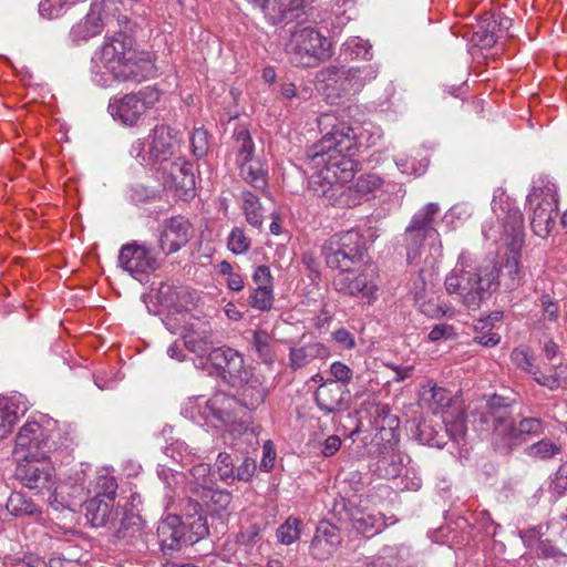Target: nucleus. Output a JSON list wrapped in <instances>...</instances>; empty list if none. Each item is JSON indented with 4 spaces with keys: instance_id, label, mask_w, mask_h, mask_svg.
Segmentation results:
<instances>
[{
    "instance_id": "1",
    "label": "nucleus",
    "mask_w": 567,
    "mask_h": 567,
    "mask_svg": "<svg viewBox=\"0 0 567 567\" xmlns=\"http://www.w3.org/2000/svg\"><path fill=\"white\" fill-rule=\"evenodd\" d=\"M357 151L354 130L347 123H338L307 153V157L315 167L329 169V174L336 175L333 178L344 186L352 181L358 168L353 158Z\"/></svg>"
},
{
    "instance_id": "2",
    "label": "nucleus",
    "mask_w": 567,
    "mask_h": 567,
    "mask_svg": "<svg viewBox=\"0 0 567 567\" xmlns=\"http://www.w3.org/2000/svg\"><path fill=\"white\" fill-rule=\"evenodd\" d=\"M499 270L492 260L472 266L460 258L456 267L445 278L449 295L468 310H478L498 287Z\"/></svg>"
},
{
    "instance_id": "3",
    "label": "nucleus",
    "mask_w": 567,
    "mask_h": 567,
    "mask_svg": "<svg viewBox=\"0 0 567 567\" xmlns=\"http://www.w3.org/2000/svg\"><path fill=\"white\" fill-rule=\"evenodd\" d=\"M482 422L493 424L495 449L502 453L512 451V442L525 436H538L545 432L544 422L537 417H523L518 424L512 416L511 404L501 395H493L486 403Z\"/></svg>"
},
{
    "instance_id": "4",
    "label": "nucleus",
    "mask_w": 567,
    "mask_h": 567,
    "mask_svg": "<svg viewBox=\"0 0 567 567\" xmlns=\"http://www.w3.org/2000/svg\"><path fill=\"white\" fill-rule=\"evenodd\" d=\"M200 511V504L189 499L183 517L169 515L158 525L157 537L164 555L173 556L208 535L207 522Z\"/></svg>"
},
{
    "instance_id": "5",
    "label": "nucleus",
    "mask_w": 567,
    "mask_h": 567,
    "mask_svg": "<svg viewBox=\"0 0 567 567\" xmlns=\"http://www.w3.org/2000/svg\"><path fill=\"white\" fill-rule=\"evenodd\" d=\"M285 51L293 65L303 68H313L333 54L331 41L309 25H295L290 30Z\"/></svg>"
},
{
    "instance_id": "6",
    "label": "nucleus",
    "mask_w": 567,
    "mask_h": 567,
    "mask_svg": "<svg viewBox=\"0 0 567 567\" xmlns=\"http://www.w3.org/2000/svg\"><path fill=\"white\" fill-rule=\"evenodd\" d=\"M377 78L370 64L362 66L329 65L317 73V82L322 93L331 100L353 95Z\"/></svg>"
},
{
    "instance_id": "7",
    "label": "nucleus",
    "mask_w": 567,
    "mask_h": 567,
    "mask_svg": "<svg viewBox=\"0 0 567 567\" xmlns=\"http://www.w3.org/2000/svg\"><path fill=\"white\" fill-rule=\"evenodd\" d=\"M439 213L440 206L429 203L413 215L405 229L409 265L415 259H422L427 252H434L439 245L442 247L440 234L434 226V218Z\"/></svg>"
},
{
    "instance_id": "8",
    "label": "nucleus",
    "mask_w": 567,
    "mask_h": 567,
    "mask_svg": "<svg viewBox=\"0 0 567 567\" xmlns=\"http://www.w3.org/2000/svg\"><path fill=\"white\" fill-rule=\"evenodd\" d=\"M365 251V238L355 229L334 234L322 245L327 266L340 271L350 270L361 262Z\"/></svg>"
},
{
    "instance_id": "9",
    "label": "nucleus",
    "mask_w": 567,
    "mask_h": 567,
    "mask_svg": "<svg viewBox=\"0 0 567 567\" xmlns=\"http://www.w3.org/2000/svg\"><path fill=\"white\" fill-rule=\"evenodd\" d=\"M532 215L530 227L534 234L545 238L555 225L558 210L557 190L555 184L547 183L544 186H535L527 196Z\"/></svg>"
},
{
    "instance_id": "10",
    "label": "nucleus",
    "mask_w": 567,
    "mask_h": 567,
    "mask_svg": "<svg viewBox=\"0 0 567 567\" xmlns=\"http://www.w3.org/2000/svg\"><path fill=\"white\" fill-rule=\"evenodd\" d=\"M16 468V477L30 489H50L53 482V466L48 454L21 455Z\"/></svg>"
},
{
    "instance_id": "11",
    "label": "nucleus",
    "mask_w": 567,
    "mask_h": 567,
    "mask_svg": "<svg viewBox=\"0 0 567 567\" xmlns=\"http://www.w3.org/2000/svg\"><path fill=\"white\" fill-rule=\"evenodd\" d=\"M334 289L343 295L367 299L371 302L375 299L378 286L373 267H364L359 274L351 269L340 271L333 279Z\"/></svg>"
},
{
    "instance_id": "12",
    "label": "nucleus",
    "mask_w": 567,
    "mask_h": 567,
    "mask_svg": "<svg viewBox=\"0 0 567 567\" xmlns=\"http://www.w3.org/2000/svg\"><path fill=\"white\" fill-rule=\"evenodd\" d=\"M120 266L131 275H145L159 268L158 254L153 247L137 240L122 246L118 254Z\"/></svg>"
},
{
    "instance_id": "13",
    "label": "nucleus",
    "mask_w": 567,
    "mask_h": 567,
    "mask_svg": "<svg viewBox=\"0 0 567 567\" xmlns=\"http://www.w3.org/2000/svg\"><path fill=\"white\" fill-rule=\"evenodd\" d=\"M334 176L329 174V169L319 168L309 179V189L318 197L323 198L328 205L339 207L355 206L357 200L351 199L352 190L346 189L344 186L333 178Z\"/></svg>"
},
{
    "instance_id": "14",
    "label": "nucleus",
    "mask_w": 567,
    "mask_h": 567,
    "mask_svg": "<svg viewBox=\"0 0 567 567\" xmlns=\"http://www.w3.org/2000/svg\"><path fill=\"white\" fill-rule=\"evenodd\" d=\"M158 169L162 171L163 185L166 189L183 200L193 197L195 177L192 164L178 157Z\"/></svg>"
},
{
    "instance_id": "15",
    "label": "nucleus",
    "mask_w": 567,
    "mask_h": 567,
    "mask_svg": "<svg viewBox=\"0 0 567 567\" xmlns=\"http://www.w3.org/2000/svg\"><path fill=\"white\" fill-rule=\"evenodd\" d=\"M193 236V226L181 215L165 219L159 226L158 247L168 256L181 250Z\"/></svg>"
},
{
    "instance_id": "16",
    "label": "nucleus",
    "mask_w": 567,
    "mask_h": 567,
    "mask_svg": "<svg viewBox=\"0 0 567 567\" xmlns=\"http://www.w3.org/2000/svg\"><path fill=\"white\" fill-rule=\"evenodd\" d=\"M176 140L168 126H156L150 136V141L138 153L143 162L159 164L161 167L169 162L175 153Z\"/></svg>"
},
{
    "instance_id": "17",
    "label": "nucleus",
    "mask_w": 567,
    "mask_h": 567,
    "mask_svg": "<svg viewBox=\"0 0 567 567\" xmlns=\"http://www.w3.org/2000/svg\"><path fill=\"white\" fill-rule=\"evenodd\" d=\"M155 64L150 53L133 51L126 60L113 66L111 72L115 80L140 83L155 74Z\"/></svg>"
},
{
    "instance_id": "18",
    "label": "nucleus",
    "mask_w": 567,
    "mask_h": 567,
    "mask_svg": "<svg viewBox=\"0 0 567 567\" xmlns=\"http://www.w3.org/2000/svg\"><path fill=\"white\" fill-rule=\"evenodd\" d=\"M50 452L49 435L35 421H28L18 432L14 453L17 455H44Z\"/></svg>"
},
{
    "instance_id": "19",
    "label": "nucleus",
    "mask_w": 567,
    "mask_h": 567,
    "mask_svg": "<svg viewBox=\"0 0 567 567\" xmlns=\"http://www.w3.org/2000/svg\"><path fill=\"white\" fill-rule=\"evenodd\" d=\"M109 9L110 3L105 0H94L85 18L72 28L74 38L87 40L100 34L105 25L113 24Z\"/></svg>"
},
{
    "instance_id": "20",
    "label": "nucleus",
    "mask_w": 567,
    "mask_h": 567,
    "mask_svg": "<svg viewBox=\"0 0 567 567\" xmlns=\"http://www.w3.org/2000/svg\"><path fill=\"white\" fill-rule=\"evenodd\" d=\"M442 258L441 246L434 248V252H427L424 258L415 259L411 267L416 268L417 276L413 280L411 292L414 300H422L426 297L429 286H432L439 274V262Z\"/></svg>"
},
{
    "instance_id": "21",
    "label": "nucleus",
    "mask_w": 567,
    "mask_h": 567,
    "mask_svg": "<svg viewBox=\"0 0 567 567\" xmlns=\"http://www.w3.org/2000/svg\"><path fill=\"white\" fill-rule=\"evenodd\" d=\"M210 363L223 374L234 381L241 382L248 375L243 355L228 347L215 348L209 352Z\"/></svg>"
},
{
    "instance_id": "22",
    "label": "nucleus",
    "mask_w": 567,
    "mask_h": 567,
    "mask_svg": "<svg viewBox=\"0 0 567 567\" xmlns=\"http://www.w3.org/2000/svg\"><path fill=\"white\" fill-rule=\"evenodd\" d=\"M315 402L326 414L347 410L349 406V390L338 384L336 380L322 381L315 391Z\"/></svg>"
},
{
    "instance_id": "23",
    "label": "nucleus",
    "mask_w": 567,
    "mask_h": 567,
    "mask_svg": "<svg viewBox=\"0 0 567 567\" xmlns=\"http://www.w3.org/2000/svg\"><path fill=\"white\" fill-rule=\"evenodd\" d=\"M341 506L344 517L341 516L340 519H348L352 527L362 535H367L368 533L373 535L388 526L384 517L380 513L374 514L352 502L343 501Z\"/></svg>"
},
{
    "instance_id": "24",
    "label": "nucleus",
    "mask_w": 567,
    "mask_h": 567,
    "mask_svg": "<svg viewBox=\"0 0 567 567\" xmlns=\"http://www.w3.org/2000/svg\"><path fill=\"white\" fill-rule=\"evenodd\" d=\"M341 540L339 529L333 524L322 520L311 540V555L319 560H326L336 553Z\"/></svg>"
},
{
    "instance_id": "25",
    "label": "nucleus",
    "mask_w": 567,
    "mask_h": 567,
    "mask_svg": "<svg viewBox=\"0 0 567 567\" xmlns=\"http://www.w3.org/2000/svg\"><path fill=\"white\" fill-rule=\"evenodd\" d=\"M237 396L219 392L213 395L206 403L208 413L206 419L216 420L221 424H233L241 411Z\"/></svg>"
},
{
    "instance_id": "26",
    "label": "nucleus",
    "mask_w": 567,
    "mask_h": 567,
    "mask_svg": "<svg viewBox=\"0 0 567 567\" xmlns=\"http://www.w3.org/2000/svg\"><path fill=\"white\" fill-rule=\"evenodd\" d=\"M133 39L130 34L118 32L112 35L102 47L101 60L105 68L112 72L116 66L131 54H133Z\"/></svg>"
},
{
    "instance_id": "27",
    "label": "nucleus",
    "mask_w": 567,
    "mask_h": 567,
    "mask_svg": "<svg viewBox=\"0 0 567 567\" xmlns=\"http://www.w3.org/2000/svg\"><path fill=\"white\" fill-rule=\"evenodd\" d=\"M306 0H267L260 2V9L271 24H279L298 17Z\"/></svg>"
},
{
    "instance_id": "28",
    "label": "nucleus",
    "mask_w": 567,
    "mask_h": 567,
    "mask_svg": "<svg viewBox=\"0 0 567 567\" xmlns=\"http://www.w3.org/2000/svg\"><path fill=\"white\" fill-rule=\"evenodd\" d=\"M239 176L255 189L265 193L269 182V169L266 162L259 156L250 157L237 164Z\"/></svg>"
},
{
    "instance_id": "29",
    "label": "nucleus",
    "mask_w": 567,
    "mask_h": 567,
    "mask_svg": "<svg viewBox=\"0 0 567 567\" xmlns=\"http://www.w3.org/2000/svg\"><path fill=\"white\" fill-rule=\"evenodd\" d=\"M109 111L114 118L125 125H135L145 113L144 104L135 94H126L122 99L109 104Z\"/></svg>"
},
{
    "instance_id": "30",
    "label": "nucleus",
    "mask_w": 567,
    "mask_h": 567,
    "mask_svg": "<svg viewBox=\"0 0 567 567\" xmlns=\"http://www.w3.org/2000/svg\"><path fill=\"white\" fill-rule=\"evenodd\" d=\"M240 383L243 384L238 390L237 399L243 408L254 411L265 402L268 390L259 377L248 372L247 378Z\"/></svg>"
},
{
    "instance_id": "31",
    "label": "nucleus",
    "mask_w": 567,
    "mask_h": 567,
    "mask_svg": "<svg viewBox=\"0 0 567 567\" xmlns=\"http://www.w3.org/2000/svg\"><path fill=\"white\" fill-rule=\"evenodd\" d=\"M27 405L17 396H0V440L4 439L27 412Z\"/></svg>"
},
{
    "instance_id": "32",
    "label": "nucleus",
    "mask_w": 567,
    "mask_h": 567,
    "mask_svg": "<svg viewBox=\"0 0 567 567\" xmlns=\"http://www.w3.org/2000/svg\"><path fill=\"white\" fill-rule=\"evenodd\" d=\"M329 355L328 348L321 342H310L299 348H290L289 367L292 370L301 369L315 359H324Z\"/></svg>"
},
{
    "instance_id": "33",
    "label": "nucleus",
    "mask_w": 567,
    "mask_h": 567,
    "mask_svg": "<svg viewBox=\"0 0 567 567\" xmlns=\"http://www.w3.org/2000/svg\"><path fill=\"white\" fill-rule=\"evenodd\" d=\"M113 502L94 496L85 504V517L93 527H103L115 519Z\"/></svg>"
},
{
    "instance_id": "34",
    "label": "nucleus",
    "mask_w": 567,
    "mask_h": 567,
    "mask_svg": "<svg viewBox=\"0 0 567 567\" xmlns=\"http://www.w3.org/2000/svg\"><path fill=\"white\" fill-rule=\"evenodd\" d=\"M250 346L259 361L268 365L275 362L274 338L267 330H254L251 332Z\"/></svg>"
},
{
    "instance_id": "35",
    "label": "nucleus",
    "mask_w": 567,
    "mask_h": 567,
    "mask_svg": "<svg viewBox=\"0 0 567 567\" xmlns=\"http://www.w3.org/2000/svg\"><path fill=\"white\" fill-rule=\"evenodd\" d=\"M403 464L404 456L400 452H386L378 457L373 472L380 478H396L402 471Z\"/></svg>"
},
{
    "instance_id": "36",
    "label": "nucleus",
    "mask_w": 567,
    "mask_h": 567,
    "mask_svg": "<svg viewBox=\"0 0 567 567\" xmlns=\"http://www.w3.org/2000/svg\"><path fill=\"white\" fill-rule=\"evenodd\" d=\"M213 332L207 327L192 330L184 336L185 348L198 357H204L206 354L209 357V352L213 350Z\"/></svg>"
},
{
    "instance_id": "37",
    "label": "nucleus",
    "mask_w": 567,
    "mask_h": 567,
    "mask_svg": "<svg viewBox=\"0 0 567 567\" xmlns=\"http://www.w3.org/2000/svg\"><path fill=\"white\" fill-rule=\"evenodd\" d=\"M520 257V244H511L503 264L504 274L507 276L506 287L511 290L516 289L520 285L524 276L519 267Z\"/></svg>"
},
{
    "instance_id": "38",
    "label": "nucleus",
    "mask_w": 567,
    "mask_h": 567,
    "mask_svg": "<svg viewBox=\"0 0 567 567\" xmlns=\"http://www.w3.org/2000/svg\"><path fill=\"white\" fill-rule=\"evenodd\" d=\"M7 511L16 517L37 516L41 514L40 507L22 492H12L6 504Z\"/></svg>"
},
{
    "instance_id": "39",
    "label": "nucleus",
    "mask_w": 567,
    "mask_h": 567,
    "mask_svg": "<svg viewBox=\"0 0 567 567\" xmlns=\"http://www.w3.org/2000/svg\"><path fill=\"white\" fill-rule=\"evenodd\" d=\"M234 150L236 152V164L247 161L255 155V144L249 131L245 127H238L234 132Z\"/></svg>"
},
{
    "instance_id": "40",
    "label": "nucleus",
    "mask_w": 567,
    "mask_h": 567,
    "mask_svg": "<svg viewBox=\"0 0 567 567\" xmlns=\"http://www.w3.org/2000/svg\"><path fill=\"white\" fill-rule=\"evenodd\" d=\"M382 184L383 179L379 175L369 173L359 176L354 185L352 187H346V189L352 190L351 199H355L358 205L362 197L373 193L380 188Z\"/></svg>"
},
{
    "instance_id": "41",
    "label": "nucleus",
    "mask_w": 567,
    "mask_h": 567,
    "mask_svg": "<svg viewBox=\"0 0 567 567\" xmlns=\"http://www.w3.org/2000/svg\"><path fill=\"white\" fill-rule=\"evenodd\" d=\"M243 209L248 224L259 228L262 225L261 204L259 197L250 190L241 193Z\"/></svg>"
},
{
    "instance_id": "42",
    "label": "nucleus",
    "mask_w": 567,
    "mask_h": 567,
    "mask_svg": "<svg viewBox=\"0 0 567 567\" xmlns=\"http://www.w3.org/2000/svg\"><path fill=\"white\" fill-rule=\"evenodd\" d=\"M561 452V446L549 439H543L525 449V454L532 458L546 461L554 458Z\"/></svg>"
},
{
    "instance_id": "43",
    "label": "nucleus",
    "mask_w": 567,
    "mask_h": 567,
    "mask_svg": "<svg viewBox=\"0 0 567 567\" xmlns=\"http://www.w3.org/2000/svg\"><path fill=\"white\" fill-rule=\"evenodd\" d=\"M275 301L274 288L255 287L250 290L248 305L259 311H269L272 309Z\"/></svg>"
},
{
    "instance_id": "44",
    "label": "nucleus",
    "mask_w": 567,
    "mask_h": 567,
    "mask_svg": "<svg viewBox=\"0 0 567 567\" xmlns=\"http://www.w3.org/2000/svg\"><path fill=\"white\" fill-rule=\"evenodd\" d=\"M443 422L445 433L452 441L460 443L464 440L467 432L466 417L464 413L460 412L454 416L446 415L444 416Z\"/></svg>"
},
{
    "instance_id": "45",
    "label": "nucleus",
    "mask_w": 567,
    "mask_h": 567,
    "mask_svg": "<svg viewBox=\"0 0 567 567\" xmlns=\"http://www.w3.org/2000/svg\"><path fill=\"white\" fill-rule=\"evenodd\" d=\"M302 522L296 517H288L277 529V538L284 545H291L299 539Z\"/></svg>"
},
{
    "instance_id": "46",
    "label": "nucleus",
    "mask_w": 567,
    "mask_h": 567,
    "mask_svg": "<svg viewBox=\"0 0 567 567\" xmlns=\"http://www.w3.org/2000/svg\"><path fill=\"white\" fill-rule=\"evenodd\" d=\"M535 556L539 559L551 560L555 567H565L567 565V554L549 539L540 545Z\"/></svg>"
},
{
    "instance_id": "47",
    "label": "nucleus",
    "mask_w": 567,
    "mask_h": 567,
    "mask_svg": "<svg viewBox=\"0 0 567 567\" xmlns=\"http://www.w3.org/2000/svg\"><path fill=\"white\" fill-rule=\"evenodd\" d=\"M523 214L517 208H509L507 215L504 218V228L507 234L513 237L512 244L522 243V230H523Z\"/></svg>"
},
{
    "instance_id": "48",
    "label": "nucleus",
    "mask_w": 567,
    "mask_h": 567,
    "mask_svg": "<svg viewBox=\"0 0 567 567\" xmlns=\"http://www.w3.org/2000/svg\"><path fill=\"white\" fill-rule=\"evenodd\" d=\"M210 147V136L203 126L195 127L190 136V150L197 157L202 158L207 155Z\"/></svg>"
},
{
    "instance_id": "49",
    "label": "nucleus",
    "mask_w": 567,
    "mask_h": 567,
    "mask_svg": "<svg viewBox=\"0 0 567 567\" xmlns=\"http://www.w3.org/2000/svg\"><path fill=\"white\" fill-rule=\"evenodd\" d=\"M215 473L226 484L235 481V464L230 454L220 452L215 462Z\"/></svg>"
},
{
    "instance_id": "50",
    "label": "nucleus",
    "mask_w": 567,
    "mask_h": 567,
    "mask_svg": "<svg viewBox=\"0 0 567 567\" xmlns=\"http://www.w3.org/2000/svg\"><path fill=\"white\" fill-rule=\"evenodd\" d=\"M544 535L543 526H535L519 532L524 545L535 555L539 550L540 545L548 540L544 538Z\"/></svg>"
},
{
    "instance_id": "51",
    "label": "nucleus",
    "mask_w": 567,
    "mask_h": 567,
    "mask_svg": "<svg viewBox=\"0 0 567 567\" xmlns=\"http://www.w3.org/2000/svg\"><path fill=\"white\" fill-rule=\"evenodd\" d=\"M513 363L523 371L532 374H538V368L534 364V358L526 349L516 348L511 353Z\"/></svg>"
},
{
    "instance_id": "52",
    "label": "nucleus",
    "mask_w": 567,
    "mask_h": 567,
    "mask_svg": "<svg viewBox=\"0 0 567 567\" xmlns=\"http://www.w3.org/2000/svg\"><path fill=\"white\" fill-rule=\"evenodd\" d=\"M228 248L235 255L245 254L250 248V239L243 229L236 227L228 236Z\"/></svg>"
},
{
    "instance_id": "53",
    "label": "nucleus",
    "mask_w": 567,
    "mask_h": 567,
    "mask_svg": "<svg viewBox=\"0 0 567 567\" xmlns=\"http://www.w3.org/2000/svg\"><path fill=\"white\" fill-rule=\"evenodd\" d=\"M96 488L97 492L95 496H100V498H104L114 503L117 491V483L113 476H100L96 483Z\"/></svg>"
},
{
    "instance_id": "54",
    "label": "nucleus",
    "mask_w": 567,
    "mask_h": 567,
    "mask_svg": "<svg viewBox=\"0 0 567 567\" xmlns=\"http://www.w3.org/2000/svg\"><path fill=\"white\" fill-rule=\"evenodd\" d=\"M496 24L493 22L488 23L486 29L481 27L480 30L475 31L473 35V41L475 44L482 49L492 48L497 41V37L494 32Z\"/></svg>"
},
{
    "instance_id": "55",
    "label": "nucleus",
    "mask_w": 567,
    "mask_h": 567,
    "mask_svg": "<svg viewBox=\"0 0 567 567\" xmlns=\"http://www.w3.org/2000/svg\"><path fill=\"white\" fill-rule=\"evenodd\" d=\"M533 378L539 385L545 386L550 391H555L567 384L566 380L561 378L560 374L556 371L550 374H544L538 370V374L533 375Z\"/></svg>"
},
{
    "instance_id": "56",
    "label": "nucleus",
    "mask_w": 567,
    "mask_h": 567,
    "mask_svg": "<svg viewBox=\"0 0 567 567\" xmlns=\"http://www.w3.org/2000/svg\"><path fill=\"white\" fill-rule=\"evenodd\" d=\"M331 380H336L340 385H347L352 380V370L341 361H336L330 365Z\"/></svg>"
},
{
    "instance_id": "57",
    "label": "nucleus",
    "mask_w": 567,
    "mask_h": 567,
    "mask_svg": "<svg viewBox=\"0 0 567 567\" xmlns=\"http://www.w3.org/2000/svg\"><path fill=\"white\" fill-rule=\"evenodd\" d=\"M181 293V289H177L169 284H162L158 288V298L161 302L168 307L175 305L178 301Z\"/></svg>"
},
{
    "instance_id": "58",
    "label": "nucleus",
    "mask_w": 567,
    "mask_h": 567,
    "mask_svg": "<svg viewBox=\"0 0 567 567\" xmlns=\"http://www.w3.org/2000/svg\"><path fill=\"white\" fill-rule=\"evenodd\" d=\"M266 527V524L254 523L250 524L240 533L243 542L247 545H255L260 538Z\"/></svg>"
},
{
    "instance_id": "59",
    "label": "nucleus",
    "mask_w": 567,
    "mask_h": 567,
    "mask_svg": "<svg viewBox=\"0 0 567 567\" xmlns=\"http://www.w3.org/2000/svg\"><path fill=\"white\" fill-rule=\"evenodd\" d=\"M252 280L256 287L266 286L267 288H274V278L268 266L261 265L256 267L252 274Z\"/></svg>"
},
{
    "instance_id": "60",
    "label": "nucleus",
    "mask_w": 567,
    "mask_h": 567,
    "mask_svg": "<svg viewBox=\"0 0 567 567\" xmlns=\"http://www.w3.org/2000/svg\"><path fill=\"white\" fill-rule=\"evenodd\" d=\"M255 471V460L246 457L238 467H235V480L248 482L254 476Z\"/></svg>"
},
{
    "instance_id": "61",
    "label": "nucleus",
    "mask_w": 567,
    "mask_h": 567,
    "mask_svg": "<svg viewBox=\"0 0 567 567\" xmlns=\"http://www.w3.org/2000/svg\"><path fill=\"white\" fill-rule=\"evenodd\" d=\"M456 336L455 329L450 324H436L430 331L427 339L432 342H436L442 339H453Z\"/></svg>"
},
{
    "instance_id": "62",
    "label": "nucleus",
    "mask_w": 567,
    "mask_h": 567,
    "mask_svg": "<svg viewBox=\"0 0 567 567\" xmlns=\"http://www.w3.org/2000/svg\"><path fill=\"white\" fill-rule=\"evenodd\" d=\"M135 95L138 96L140 102L144 104V110L146 111L159 100L161 93L157 89L147 86L141 90Z\"/></svg>"
},
{
    "instance_id": "63",
    "label": "nucleus",
    "mask_w": 567,
    "mask_h": 567,
    "mask_svg": "<svg viewBox=\"0 0 567 567\" xmlns=\"http://www.w3.org/2000/svg\"><path fill=\"white\" fill-rule=\"evenodd\" d=\"M415 303L419 307V310L427 317L435 318L444 315L442 308L436 305L432 299L415 300Z\"/></svg>"
},
{
    "instance_id": "64",
    "label": "nucleus",
    "mask_w": 567,
    "mask_h": 567,
    "mask_svg": "<svg viewBox=\"0 0 567 567\" xmlns=\"http://www.w3.org/2000/svg\"><path fill=\"white\" fill-rule=\"evenodd\" d=\"M540 303L544 312V317L550 321H555L558 318L559 307L549 295H543Z\"/></svg>"
}]
</instances>
